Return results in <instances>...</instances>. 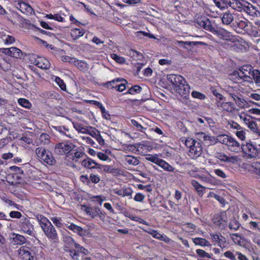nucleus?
<instances>
[{"label":"nucleus","instance_id":"a878e982","mask_svg":"<svg viewBox=\"0 0 260 260\" xmlns=\"http://www.w3.org/2000/svg\"><path fill=\"white\" fill-rule=\"evenodd\" d=\"M67 228L75 233H78L81 236H84L86 232V230L74 223H71L69 225L67 226Z\"/></svg>","mask_w":260,"mask_h":260},{"label":"nucleus","instance_id":"58836bf2","mask_svg":"<svg viewBox=\"0 0 260 260\" xmlns=\"http://www.w3.org/2000/svg\"><path fill=\"white\" fill-rule=\"evenodd\" d=\"M91 102L101 109L103 116L106 119H108L110 118V115L107 113L105 108L100 102L95 101H92Z\"/></svg>","mask_w":260,"mask_h":260},{"label":"nucleus","instance_id":"69168bd1","mask_svg":"<svg viewBox=\"0 0 260 260\" xmlns=\"http://www.w3.org/2000/svg\"><path fill=\"white\" fill-rule=\"evenodd\" d=\"M145 198V196L141 193H137L134 197V200L136 202H142Z\"/></svg>","mask_w":260,"mask_h":260},{"label":"nucleus","instance_id":"f03ea898","mask_svg":"<svg viewBox=\"0 0 260 260\" xmlns=\"http://www.w3.org/2000/svg\"><path fill=\"white\" fill-rule=\"evenodd\" d=\"M253 68L250 65H244L241 67L239 71H234L233 76L236 78L239 77L241 79H243L245 81L249 83L252 82V76Z\"/></svg>","mask_w":260,"mask_h":260},{"label":"nucleus","instance_id":"e2e57ef3","mask_svg":"<svg viewBox=\"0 0 260 260\" xmlns=\"http://www.w3.org/2000/svg\"><path fill=\"white\" fill-rule=\"evenodd\" d=\"M197 141V140H195L193 139L188 138L186 140L185 144L187 147H189V148H190L192 146L194 145V143H196Z\"/></svg>","mask_w":260,"mask_h":260},{"label":"nucleus","instance_id":"6ab92c4d","mask_svg":"<svg viewBox=\"0 0 260 260\" xmlns=\"http://www.w3.org/2000/svg\"><path fill=\"white\" fill-rule=\"evenodd\" d=\"M33 63L42 69H48L50 67V63L49 60L44 57H38L35 60Z\"/></svg>","mask_w":260,"mask_h":260},{"label":"nucleus","instance_id":"8fccbe9b","mask_svg":"<svg viewBox=\"0 0 260 260\" xmlns=\"http://www.w3.org/2000/svg\"><path fill=\"white\" fill-rule=\"evenodd\" d=\"M145 159L157 165L160 159V158L157 157V155H153L150 154H148L146 155Z\"/></svg>","mask_w":260,"mask_h":260},{"label":"nucleus","instance_id":"9b49d317","mask_svg":"<svg viewBox=\"0 0 260 260\" xmlns=\"http://www.w3.org/2000/svg\"><path fill=\"white\" fill-rule=\"evenodd\" d=\"M210 236L212 241L217 243L221 248H226L228 245L226 239L221 234H211Z\"/></svg>","mask_w":260,"mask_h":260},{"label":"nucleus","instance_id":"13d9d810","mask_svg":"<svg viewBox=\"0 0 260 260\" xmlns=\"http://www.w3.org/2000/svg\"><path fill=\"white\" fill-rule=\"evenodd\" d=\"M131 123L134 126L137 127L138 131L141 133H143L144 129H146V128L142 126L138 121L134 119L131 120Z\"/></svg>","mask_w":260,"mask_h":260},{"label":"nucleus","instance_id":"6e6552de","mask_svg":"<svg viewBox=\"0 0 260 260\" xmlns=\"http://www.w3.org/2000/svg\"><path fill=\"white\" fill-rule=\"evenodd\" d=\"M167 80L173 84L175 90L178 87H180L183 83L186 82L185 79L181 76L175 74L168 75Z\"/></svg>","mask_w":260,"mask_h":260},{"label":"nucleus","instance_id":"aec40b11","mask_svg":"<svg viewBox=\"0 0 260 260\" xmlns=\"http://www.w3.org/2000/svg\"><path fill=\"white\" fill-rule=\"evenodd\" d=\"M227 146L229 150L235 152H238L241 149V145L235 139L231 137L230 138Z\"/></svg>","mask_w":260,"mask_h":260},{"label":"nucleus","instance_id":"09e8293b","mask_svg":"<svg viewBox=\"0 0 260 260\" xmlns=\"http://www.w3.org/2000/svg\"><path fill=\"white\" fill-rule=\"evenodd\" d=\"M18 103L19 105H20L21 106L26 108H30L31 104L29 102L28 100L25 99H19L18 100Z\"/></svg>","mask_w":260,"mask_h":260},{"label":"nucleus","instance_id":"0e129e2a","mask_svg":"<svg viewBox=\"0 0 260 260\" xmlns=\"http://www.w3.org/2000/svg\"><path fill=\"white\" fill-rule=\"evenodd\" d=\"M80 180L86 185L90 184L89 177H88L87 175H81L80 177Z\"/></svg>","mask_w":260,"mask_h":260},{"label":"nucleus","instance_id":"7c9ffc66","mask_svg":"<svg viewBox=\"0 0 260 260\" xmlns=\"http://www.w3.org/2000/svg\"><path fill=\"white\" fill-rule=\"evenodd\" d=\"M45 162L50 166H53L56 164V160L52 155V153L48 151L44 159L43 160Z\"/></svg>","mask_w":260,"mask_h":260},{"label":"nucleus","instance_id":"4468645a","mask_svg":"<svg viewBox=\"0 0 260 260\" xmlns=\"http://www.w3.org/2000/svg\"><path fill=\"white\" fill-rule=\"evenodd\" d=\"M175 90L181 96L187 99L189 96L190 86L186 82L176 89Z\"/></svg>","mask_w":260,"mask_h":260},{"label":"nucleus","instance_id":"864d4df0","mask_svg":"<svg viewBox=\"0 0 260 260\" xmlns=\"http://www.w3.org/2000/svg\"><path fill=\"white\" fill-rule=\"evenodd\" d=\"M142 89L141 86L136 85L129 88L127 93L132 94H134L135 92L139 93L142 90Z\"/></svg>","mask_w":260,"mask_h":260},{"label":"nucleus","instance_id":"a211bd4d","mask_svg":"<svg viewBox=\"0 0 260 260\" xmlns=\"http://www.w3.org/2000/svg\"><path fill=\"white\" fill-rule=\"evenodd\" d=\"M32 252L29 247L25 246L21 247L18 250L19 257L23 260H30V255Z\"/></svg>","mask_w":260,"mask_h":260},{"label":"nucleus","instance_id":"bf43d9fd","mask_svg":"<svg viewBox=\"0 0 260 260\" xmlns=\"http://www.w3.org/2000/svg\"><path fill=\"white\" fill-rule=\"evenodd\" d=\"M191 95L193 98L200 100H204L206 98V96L204 94L197 91H192Z\"/></svg>","mask_w":260,"mask_h":260},{"label":"nucleus","instance_id":"393cba45","mask_svg":"<svg viewBox=\"0 0 260 260\" xmlns=\"http://www.w3.org/2000/svg\"><path fill=\"white\" fill-rule=\"evenodd\" d=\"M72 151L73 152L71 153L70 155L72 156L71 158L73 160H75V162L78 161V159L83 157L84 155L86 156H87L83 151H81V149H74Z\"/></svg>","mask_w":260,"mask_h":260},{"label":"nucleus","instance_id":"de8ad7c7","mask_svg":"<svg viewBox=\"0 0 260 260\" xmlns=\"http://www.w3.org/2000/svg\"><path fill=\"white\" fill-rule=\"evenodd\" d=\"M196 253L201 258H211V255L209 253L201 249H197Z\"/></svg>","mask_w":260,"mask_h":260},{"label":"nucleus","instance_id":"052dcab7","mask_svg":"<svg viewBox=\"0 0 260 260\" xmlns=\"http://www.w3.org/2000/svg\"><path fill=\"white\" fill-rule=\"evenodd\" d=\"M247 3V2L244 1H239L237 0V10L239 11H243Z\"/></svg>","mask_w":260,"mask_h":260},{"label":"nucleus","instance_id":"5701e85b","mask_svg":"<svg viewBox=\"0 0 260 260\" xmlns=\"http://www.w3.org/2000/svg\"><path fill=\"white\" fill-rule=\"evenodd\" d=\"M199 24L206 30L214 34L216 28L212 26L211 22L208 18H205L201 21Z\"/></svg>","mask_w":260,"mask_h":260},{"label":"nucleus","instance_id":"2f4dec72","mask_svg":"<svg viewBox=\"0 0 260 260\" xmlns=\"http://www.w3.org/2000/svg\"><path fill=\"white\" fill-rule=\"evenodd\" d=\"M85 33L83 29L74 28L71 30V35L74 39H77L82 36Z\"/></svg>","mask_w":260,"mask_h":260},{"label":"nucleus","instance_id":"423d86ee","mask_svg":"<svg viewBox=\"0 0 260 260\" xmlns=\"http://www.w3.org/2000/svg\"><path fill=\"white\" fill-rule=\"evenodd\" d=\"M241 149L245 155H247L248 158H255L258 155V148L253 144L247 143L245 145H241Z\"/></svg>","mask_w":260,"mask_h":260},{"label":"nucleus","instance_id":"39448f33","mask_svg":"<svg viewBox=\"0 0 260 260\" xmlns=\"http://www.w3.org/2000/svg\"><path fill=\"white\" fill-rule=\"evenodd\" d=\"M75 147V146L71 142H61L57 144L55 146L54 151L58 155L69 154Z\"/></svg>","mask_w":260,"mask_h":260},{"label":"nucleus","instance_id":"3c124183","mask_svg":"<svg viewBox=\"0 0 260 260\" xmlns=\"http://www.w3.org/2000/svg\"><path fill=\"white\" fill-rule=\"evenodd\" d=\"M253 241L260 247V234L249 231Z\"/></svg>","mask_w":260,"mask_h":260},{"label":"nucleus","instance_id":"4be33fe9","mask_svg":"<svg viewBox=\"0 0 260 260\" xmlns=\"http://www.w3.org/2000/svg\"><path fill=\"white\" fill-rule=\"evenodd\" d=\"M243 11L245 12L248 15L252 16L260 15V12L256 10L255 8L253 6L252 4L248 2L247 3Z\"/></svg>","mask_w":260,"mask_h":260},{"label":"nucleus","instance_id":"bb28decb","mask_svg":"<svg viewBox=\"0 0 260 260\" xmlns=\"http://www.w3.org/2000/svg\"><path fill=\"white\" fill-rule=\"evenodd\" d=\"M222 22L225 25H229L234 20V17L232 14L230 12L223 13L221 16Z\"/></svg>","mask_w":260,"mask_h":260},{"label":"nucleus","instance_id":"7ed1b4c3","mask_svg":"<svg viewBox=\"0 0 260 260\" xmlns=\"http://www.w3.org/2000/svg\"><path fill=\"white\" fill-rule=\"evenodd\" d=\"M65 251L69 253V255L74 260H78V255L75 251L78 244L76 243L74 239L70 236H64L63 238Z\"/></svg>","mask_w":260,"mask_h":260},{"label":"nucleus","instance_id":"9d476101","mask_svg":"<svg viewBox=\"0 0 260 260\" xmlns=\"http://www.w3.org/2000/svg\"><path fill=\"white\" fill-rule=\"evenodd\" d=\"M20 226L24 233L32 235L34 234V227L27 218H23L20 220Z\"/></svg>","mask_w":260,"mask_h":260},{"label":"nucleus","instance_id":"338daca9","mask_svg":"<svg viewBox=\"0 0 260 260\" xmlns=\"http://www.w3.org/2000/svg\"><path fill=\"white\" fill-rule=\"evenodd\" d=\"M214 172L217 176L222 179H224L226 177V175L225 173L220 169H215L214 170Z\"/></svg>","mask_w":260,"mask_h":260},{"label":"nucleus","instance_id":"0eeeda50","mask_svg":"<svg viewBox=\"0 0 260 260\" xmlns=\"http://www.w3.org/2000/svg\"><path fill=\"white\" fill-rule=\"evenodd\" d=\"M213 223L220 229H223L228 225L226 212H221L215 214L213 217Z\"/></svg>","mask_w":260,"mask_h":260},{"label":"nucleus","instance_id":"4d7b16f0","mask_svg":"<svg viewBox=\"0 0 260 260\" xmlns=\"http://www.w3.org/2000/svg\"><path fill=\"white\" fill-rule=\"evenodd\" d=\"M55 81L62 90H66V85L62 79L59 77H56L55 78Z\"/></svg>","mask_w":260,"mask_h":260},{"label":"nucleus","instance_id":"f8f14e48","mask_svg":"<svg viewBox=\"0 0 260 260\" xmlns=\"http://www.w3.org/2000/svg\"><path fill=\"white\" fill-rule=\"evenodd\" d=\"M81 165L83 167L90 170L93 169H101L102 165L96 162L94 160L86 156V158L84 159L82 162Z\"/></svg>","mask_w":260,"mask_h":260},{"label":"nucleus","instance_id":"79ce46f5","mask_svg":"<svg viewBox=\"0 0 260 260\" xmlns=\"http://www.w3.org/2000/svg\"><path fill=\"white\" fill-rule=\"evenodd\" d=\"M47 151L48 150H46L43 147H38L36 149V153L42 160L44 159V157H45Z\"/></svg>","mask_w":260,"mask_h":260},{"label":"nucleus","instance_id":"473e14b6","mask_svg":"<svg viewBox=\"0 0 260 260\" xmlns=\"http://www.w3.org/2000/svg\"><path fill=\"white\" fill-rule=\"evenodd\" d=\"M75 66L81 71L86 72L89 69V65L85 61L79 60L77 63H75Z\"/></svg>","mask_w":260,"mask_h":260},{"label":"nucleus","instance_id":"ea45409f","mask_svg":"<svg viewBox=\"0 0 260 260\" xmlns=\"http://www.w3.org/2000/svg\"><path fill=\"white\" fill-rule=\"evenodd\" d=\"M240 226L239 222L236 220L235 218L231 220L229 224V228L230 230L236 231L238 230Z\"/></svg>","mask_w":260,"mask_h":260},{"label":"nucleus","instance_id":"1a4fd4ad","mask_svg":"<svg viewBox=\"0 0 260 260\" xmlns=\"http://www.w3.org/2000/svg\"><path fill=\"white\" fill-rule=\"evenodd\" d=\"M202 153V147L200 140L194 143V145L189 149L188 155L192 158H197Z\"/></svg>","mask_w":260,"mask_h":260},{"label":"nucleus","instance_id":"49530a36","mask_svg":"<svg viewBox=\"0 0 260 260\" xmlns=\"http://www.w3.org/2000/svg\"><path fill=\"white\" fill-rule=\"evenodd\" d=\"M191 184L194 187L199 194H203L204 190V187L203 186L200 185L197 181L195 180L192 181Z\"/></svg>","mask_w":260,"mask_h":260},{"label":"nucleus","instance_id":"6e6d98bb","mask_svg":"<svg viewBox=\"0 0 260 260\" xmlns=\"http://www.w3.org/2000/svg\"><path fill=\"white\" fill-rule=\"evenodd\" d=\"M90 183L92 182L94 184L99 183L100 181V176L98 175H95L91 173L89 175Z\"/></svg>","mask_w":260,"mask_h":260},{"label":"nucleus","instance_id":"dca6fc26","mask_svg":"<svg viewBox=\"0 0 260 260\" xmlns=\"http://www.w3.org/2000/svg\"><path fill=\"white\" fill-rule=\"evenodd\" d=\"M113 192L122 197H127L132 198L133 191L131 187H123L120 189H114Z\"/></svg>","mask_w":260,"mask_h":260},{"label":"nucleus","instance_id":"72a5a7b5","mask_svg":"<svg viewBox=\"0 0 260 260\" xmlns=\"http://www.w3.org/2000/svg\"><path fill=\"white\" fill-rule=\"evenodd\" d=\"M124 160L129 165L137 166L140 163L138 158L131 155L125 156Z\"/></svg>","mask_w":260,"mask_h":260},{"label":"nucleus","instance_id":"680f3d73","mask_svg":"<svg viewBox=\"0 0 260 260\" xmlns=\"http://www.w3.org/2000/svg\"><path fill=\"white\" fill-rule=\"evenodd\" d=\"M224 256L230 258L231 260H236V252L234 253L231 251H227L223 253Z\"/></svg>","mask_w":260,"mask_h":260},{"label":"nucleus","instance_id":"20e7f679","mask_svg":"<svg viewBox=\"0 0 260 260\" xmlns=\"http://www.w3.org/2000/svg\"><path fill=\"white\" fill-rule=\"evenodd\" d=\"M82 209L92 218L99 217L102 220H104L105 218V214L98 206L89 207L83 205H82Z\"/></svg>","mask_w":260,"mask_h":260},{"label":"nucleus","instance_id":"412c9836","mask_svg":"<svg viewBox=\"0 0 260 260\" xmlns=\"http://www.w3.org/2000/svg\"><path fill=\"white\" fill-rule=\"evenodd\" d=\"M214 34L217 35L219 38L223 40H231L233 37L232 34L223 28L215 29Z\"/></svg>","mask_w":260,"mask_h":260},{"label":"nucleus","instance_id":"ddd939ff","mask_svg":"<svg viewBox=\"0 0 260 260\" xmlns=\"http://www.w3.org/2000/svg\"><path fill=\"white\" fill-rule=\"evenodd\" d=\"M24 1L23 0L22 2L15 4V7L24 14L26 15L31 14L34 13L33 9L30 5L25 3Z\"/></svg>","mask_w":260,"mask_h":260},{"label":"nucleus","instance_id":"c756f323","mask_svg":"<svg viewBox=\"0 0 260 260\" xmlns=\"http://www.w3.org/2000/svg\"><path fill=\"white\" fill-rule=\"evenodd\" d=\"M193 242L197 245L201 246H210L211 244L206 239L202 238H192Z\"/></svg>","mask_w":260,"mask_h":260},{"label":"nucleus","instance_id":"f257e3e1","mask_svg":"<svg viewBox=\"0 0 260 260\" xmlns=\"http://www.w3.org/2000/svg\"><path fill=\"white\" fill-rule=\"evenodd\" d=\"M39 219L42 229L47 237L50 240L56 241L58 239L57 233L51 222L46 217L40 216Z\"/></svg>","mask_w":260,"mask_h":260},{"label":"nucleus","instance_id":"37998d69","mask_svg":"<svg viewBox=\"0 0 260 260\" xmlns=\"http://www.w3.org/2000/svg\"><path fill=\"white\" fill-rule=\"evenodd\" d=\"M75 251L77 253L78 255V258H79V255L80 253L84 255H86L89 253V252L87 249L79 244H78L76 248H75ZM79 259V258H78V259Z\"/></svg>","mask_w":260,"mask_h":260},{"label":"nucleus","instance_id":"603ef678","mask_svg":"<svg viewBox=\"0 0 260 260\" xmlns=\"http://www.w3.org/2000/svg\"><path fill=\"white\" fill-rule=\"evenodd\" d=\"M230 95L234 99V100L236 102L237 105L239 106H243V104L244 102V100L241 99L238 96H237L235 93H230Z\"/></svg>","mask_w":260,"mask_h":260},{"label":"nucleus","instance_id":"c03bdc74","mask_svg":"<svg viewBox=\"0 0 260 260\" xmlns=\"http://www.w3.org/2000/svg\"><path fill=\"white\" fill-rule=\"evenodd\" d=\"M10 56L17 58H20L22 55V51L16 47H11Z\"/></svg>","mask_w":260,"mask_h":260},{"label":"nucleus","instance_id":"c9c22d12","mask_svg":"<svg viewBox=\"0 0 260 260\" xmlns=\"http://www.w3.org/2000/svg\"><path fill=\"white\" fill-rule=\"evenodd\" d=\"M74 127L79 133L87 134L89 133V129L87 127L84 126L82 124L76 122L73 123Z\"/></svg>","mask_w":260,"mask_h":260},{"label":"nucleus","instance_id":"b1692460","mask_svg":"<svg viewBox=\"0 0 260 260\" xmlns=\"http://www.w3.org/2000/svg\"><path fill=\"white\" fill-rule=\"evenodd\" d=\"M204 43L202 42H184V41H177L175 42L176 45H179L180 47H182L184 48H186L188 50L190 49L191 46H195L198 44H204Z\"/></svg>","mask_w":260,"mask_h":260},{"label":"nucleus","instance_id":"a18cd8bd","mask_svg":"<svg viewBox=\"0 0 260 260\" xmlns=\"http://www.w3.org/2000/svg\"><path fill=\"white\" fill-rule=\"evenodd\" d=\"M50 139V137L49 135L46 133H43L40 135L39 140L41 144L46 145L49 143Z\"/></svg>","mask_w":260,"mask_h":260},{"label":"nucleus","instance_id":"cd10ccee","mask_svg":"<svg viewBox=\"0 0 260 260\" xmlns=\"http://www.w3.org/2000/svg\"><path fill=\"white\" fill-rule=\"evenodd\" d=\"M11 239H12L13 242L15 244L18 245L24 244L27 241L24 236L16 234H14L13 235V237L11 238Z\"/></svg>","mask_w":260,"mask_h":260},{"label":"nucleus","instance_id":"5fc2aeb1","mask_svg":"<svg viewBox=\"0 0 260 260\" xmlns=\"http://www.w3.org/2000/svg\"><path fill=\"white\" fill-rule=\"evenodd\" d=\"M111 57L112 59H113L114 60H115L117 62L119 63H123L125 61V60L124 57L118 56L116 54H111Z\"/></svg>","mask_w":260,"mask_h":260},{"label":"nucleus","instance_id":"a19ab883","mask_svg":"<svg viewBox=\"0 0 260 260\" xmlns=\"http://www.w3.org/2000/svg\"><path fill=\"white\" fill-rule=\"evenodd\" d=\"M252 80L257 86H260V72L258 70H254L252 73Z\"/></svg>","mask_w":260,"mask_h":260},{"label":"nucleus","instance_id":"f3484780","mask_svg":"<svg viewBox=\"0 0 260 260\" xmlns=\"http://www.w3.org/2000/svg\"><path fill=\"white\" fill-rule=\"evenodd\" d=\"M146 232L149 233L153 237L159 239L161 241H164L166 243H169L171 241V239L168 238L167 236L164 235H161V234L158 233L156 231L149 229L148 230L145 231Z\"/></svg>","mask_w":260,"mask_h":260},{"label":"nucleus","instance_id":"774afa93","mask_svg":"<svg viewBox=\"0 0 260 260\" xmlns=\"http://www.w3.org/2000/svg\"><path fill=\"white\" fill-rule=\"evenodd\" d=\"M237 25L239 28L244 30H246V28L248 26L247 22L243 20H240L238 22Z\"/></svg>","mask_w":260,"mask_h":260},{"label":"nucleus","instance_id":"f704fd0d","mask_svg":"<svg viewBox=\"0 0 260 260\" xmlns=\"http://www.w3.org/2000/svg\"><path fill=\"white\" fill-rule=\"evenodd\" d=\"M157 165L162 168H163L165 170L169 172H173L174 170V168L172 166H171L168 162L160 158Z\"/></svg>","mask_w":260,"mask_h":260},{"label":"nucleus","instance_id":"c85d7f7f","mask_svg":"<svg viewBox=\"0 0 260 260\" xmlns=\"http://www.w3.org/2000/svg\"><path fill=\"white\" fill-rule=\"evenodd\" d=\"M243 121L247 126L254 133L258 132V128L256 123L250 118H244Z\"/></svg>","mask_w":260,"mask_h":260},{"label":"nucleus","instance_id":"2eb2a0df","mask_svg":"<svg viewBox=\"0 0 260 260\" xmlns=\"http://www.w3.org/2000/svg\"><path fill=\"white\" fill-rule=\"evenodd\" d=\"M216 157L221 161L231 164H235L238 161V157L237 156L229 157L226 154L222 152L217 153Z\"/></svg>","mask_w":260,"mask_h":260},{"label":"nucleus","instance_id":"4c0bfd02","mask_svg":"<svg viewBox=\"0 0 260 260\" xmlns=\"http://www.w3.org/2000/svg\"><path fill=\"white\" fill-rule=\"evenodd\" d=\"M120 82H124L125 83H127V81L125 79L123 78H118L111 81H108L106 82L105 83V86H106L107 87L111 86L112 88H115V86L117 85L116 83Z\"/></svg>","mask_w":260,"mask_h":260},{"label":"nucleus","instance_id":"e433bc0d","mask_svg":"<svg viewBox=\"0 0 260 260\" xmlns=\"http://www.w3.org/2000/svg\"><path fill=\"white\" fill-rule=\"evenodd\" d=\"M230 137V136L226 135H220L217 137L216 142L220 143L227 146V145H228Z\"/></svg>","mask_w":260,"mask_h":260}]
</instances>
